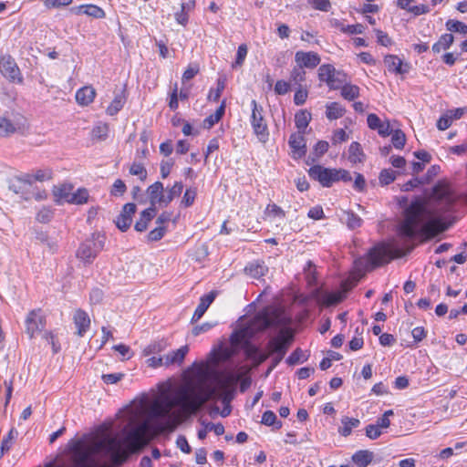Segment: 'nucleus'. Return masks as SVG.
I'll return each mask as SVG.
<instances>
[{
    "mask_svg": "<svg viewBox=\"0 0 467 467\" xmlns=\"http://www.w3.org/2000/svg\"><path fill=\"white\" fill-rule=\"evenodd\" d=\"M155 208L150 207L141 212L140 219L135 223V230L138 232H143L147 229L148 223L155 216Z\"/></svg>",
    "mask_w": 467,
    "mask_h": 467,
    "instance_id": "27",
    "label": "nucleus"
},
{
    "mask_svg": "<svg viewBox=\"0 0 467 467\" xmlns=\"http://www.w3.org/2000/svg\"><path fill=\"white\" fill-rule=\"evenodd\" d=\"M73 0H45L44 5L47 8H57L61 6H67Z\"/></svg>",
    "mask_w": 467,
    "mask_h": 467,
    "instance_id": "61",
    "label": "nucleus"
},
{
    "mask_svg": "<svg viewBox=\"0 0 467 467\" xmlns=\"http://www.w3.org/2000/svg\"><path fill=\"white\" fill-rule=\"evenodd\" d=\"M247 53H248L247 46L245 44L240 45L237 49L235 61H234V63H233L232 67H241L245 60Z\"/></svg>",
    "mask_w": 467,
    "mask_h": 467,
    "instance_id": "49",
    "label": "nucleus"
},
{
    "mask_svg": "<svg viewBox=\"0 0 467 467\" xmlns=\"http://www.w3.org/2000/svg\"><path fill=\"white\" fill-rule=\"evenodd\" d=\"M348 159L353 164L361 163L364 161L365 154L363 152L361 145L358 142L354 141L350 144L348 148Z\"/></svg>",
    "mask_w": 467,
    "mask_h": 467,
    "instance_id": "28",
    "label": "nucleus"
},
{
    "mask_svg": "<svg viewBox=\"0 0 467 467\" xmlns=\"http://www.w3.org/2000/svg\"><path fill=\"white\" fill-rule=\"evenodd\" d=\"M147 194L150 198L151 207L159 205L166 207L165 205V189L161 182H156L150 185L147 189Z\"/></svg>",
    "mask_w": 467,
    "mask_h": 467,
    "instance_id": "17",
    "label": "nucleus"
},
{
    "mask_svg": "<svg viewBox=\"0 0 467 467\" xmlns=\"http://www.w3.org/2000/svg\"><path fill=\"white\" fill-rule=\"evenodd\" d=\"M74 324L78 329L77 333L79 337H83L90 326L88 315L83 310H77L73 317Z\"/></svg>",
    "mask_w": 467,
    "mask_h": 467,
    "instance_id": "24",
    "label": "nucleus"
},
{
    "mask_svg": "<svg viewBox=\"0 0 467 467\" xmlns=\"http://www.w3.org/2000/svg\"><path fill=\"white\" fill-rule=\"evenodd\" d=\"M29 130V124L23 116L16 117L11 119L4 115H0V137H9L13 134H26Z\"/></svg>",
    "mask_w": 467,
    "mask_h": 467,
    "instance_id": "7",
    "label": "nucleus"
},
{
    "mask_svg": "<svg viewBox=\"0 0 467 467\" xmlns=\"http://www.w3.org/2000/svg\"><path fill=\"white\" fill-rule=\"evenodd\" d=\"M189 351L188 346H183L177 350L171 351L167 355H164V367H170L171 365H181L186 354Z\"/></svg>",
    "mask_w": 467,
    "mask_h": 467,
    "instance_id": "25",
    "label": "nucleus"
},
{
    "mask_svg": "<svg viewBox=\"0 0 467 467\" xmlns=\"http://www.w3.org/2000/svg\"><path fill=\"white\" fill-rule=\"evenodd\" d=\"M343 220L350 229L358 228L362 224V219L353 212H345Z\"/></svg>",
    "mask_w": 467,
    "mask_h": 467,
    "instance_id": "43",
    "label": "nucleus"
},
{
    "mask_svg": "<svg viewBox=\"0 0 467 467\" xmlns=\"http://www.w3.org/2000/svg\"><path fill=\"white\" fill-rule=\"evenodd\" d=\"M105 237L99 233H93L90 238L85 240L77 250V257L84 264H90L103 250Z\"/></svg>",
    "mask_w": 467,
    "mask_h": 467,
    "instance_id": "5",
    "label": "nucleus"
},
{
    "mask_svg": "<svg viewBox=\"0 0 467 467\" xmlns=\"http://www.w3.org/2000/svg\"><path fill=\"white\" fill-rule=\"evenodd\" d=\"M183 190V184L182 182H176L171 187L165 189V205L168 206L169 203L175 198L181 195Z\"/></svg>",
    "mask_w": 467,
    "mask_h": 467,
    "instance_id": "39",
    "label": "nucleus"
},
{
    "mask_svg": "<svg viewBox=\"0 0 467 467\" xmlns=\"http://www.w3.org/2000/svg\"><path fill=\"white\" fill-rule=\"evenodd\" d=\"M78 8L82 10L83 14L95 18H104L106 16L105 11L96 5H82Z\"/></svg>",
    "mask_w": 467,
    "mask_h": 467,
    "instance_id": "40",
    "label": "nucleus"
},
{
    "mask_svg": "<svg viewBox=\"0 0 467 467\" xmlns=\"http://www.w3.org/2000/svg\"><path fill=\"white\" fill-rule=\"evenodd\" d=\"M125 446L122 443L121 438L107 437L97 443L95 448L87 447L82 441H77L73 444L72 451H105L109 453L112 457V461L115 464H120L126 457L123 448Z\"/></svg>",
    "mask_w": 467,
    "mask_h": 467,
    "instance_id": "4",
    "label": "nucleus"
},
{
    "mask_svg": "<svg viewBox=\"0 0 467 467\" xmlns=\"http://www.w3.org/2000/svg\"><path fill=\"white\" fill-rule=\"evenodd\" d=\"M17 436V431L15 429H11L6 435V437L3 440L1 445V451L4 454L5 451H8L12 446L13 441Z\"/></svg>",
    "mask_w": 467,
    "mask_h": 467,
    "instance_id": "51",
    "label": "nucleus"
},
{
    "mask_svg": "<svg viewBox=\"0 0 467 467\" xmlns=\"http://www.w3.org/2000/svg\"><path fill=\"white\" fill-rule=\"evenodd\" d=\"M308 174L324 187H330L335 182V169L315 165L309 169Z\"/></svg>",
    "mask_w": 467,
    "mask_h": 467,
    "instance_id": "12",
    "label": "nucleus"
},
{
    "mask_svg": "<svg viewBox=\"0 0 467 467\" xmlns=\"http://www.w3.org/2000/svg\"><path fill=\"white\" fill-rule=\"evenodd\" d=\"M130 173L139 176L141 181H144L147 177V171L140 163H133L130 168Z\"/></svg>",
    "mask_w": 467,
    "mask_h": 467,
    "instance_id": "56",
    "label": "nucleus"
},
{
    "mask_svg": "<svg viewBox=\"0 0 467 467\" xmlns=\"http://www.w3.org/2000/svg\"><path fill=\"white\" fill-rule=\"evenodd\" d=\"M290 90V84L285 80H277L275 86V92L278 95H285Z\"/></svg>",
    "mask_w": 467,
    "mask_h": 467,
    "instance_id": "64",
    "label": "nucleus"
},
{
    "mask_svg": "<svg viewBox=\"0 0 467 467\" xmlns=\"http://www.w3.org/2000/svg\"><path fill=\"white\" fill-rule=\"evenodd\" d=\"M0 72L10 81L18 83L23 82L20 69L15 59L9 55L2 56L0 57Z\"/></svg>",
    "mask_w": 467,
    "mask_h": 467,
    "instance_id": "11",
    "label": "nucleus"
},
{
    "mask_svg": "<svg viewBox=\"0 0 467 467\" xmlns=\"http://www.w3.org/2000/svg\"><path fill=\"white\" fill-rule=\"evenodd\" d=\"M261 422L266 426H274L276 423V415L271 410H266L262 416Z\"/></svg>",
    "mask_w": 467,
    "mask_h": 467,
    "instance_id": "62",
    "label": "nucleus"
},
{
    "mask_svg": "<svg viewBox=\"0 0 467 467\" xmlns=\"http://www.w3.org/2000/svg\"><path fill=\"white\" fill-rule=\"evenodd\" d=\"M289 344V338L284 335H279L272 338L268 343V352L270 355H276L275 364H277L285 355Z\"/></svg>",
    "mask_w": 467,
    "mask_h": 467,
    "instance_id": "14",
    "label": "nucleus"
},
{
    "mask_svg": "<svg viewBox=\"0 0 467 467\" xmlns=\"http://www.w3.org/2000/svg\"><path fill=\"white\" fill-rule=\"evenodd\" d=\"M166 233V226L164 225H157L153 230H151L149 234L148 238L150 241H159L161 240Z\"/></svg>",
    "mask_w": 467,
    "mask_h": 467,
    "instance_id": "55",
    "label": "nucleus"
},
{
    "mask_svg": "<svg viewBox=\"0 0 467 467\" xmlns=\"http://www.w3.org/2000/svg\"><path fill=\"white\" fill-rule=\"evenodd\" d=\"M210 371L202 368L198 371L196 382L179 387L171 397L162 395L156 398L149 406V420H145L128 431L123 430V445L136 451L148 443L151 430L155 434L172 431L192 414L196 413L211 399H220L228 403L227 395L219 383L208 382Z\"/></svg>",
    "mask_w": 467,
    "mask_h": 467,
    "instance_id": "1",
    "label": "nucleus"
},
{
    "mask_svg": "<svg viewBox=\"0 0 467 467\" xmlns=\"http://www.w3.org/2000/svg\"><path fill=\"white\" fill-rule=\"evenodd\" d=\"M458 195L451 187L440 182L433 187L429 202L417 199L405 211V218L399 226V235L403 238L431 239L444 232L447 225L441 215L454 209Z\"/></svg>",
    "mask_w": 467,
    "mask_h": 467,
    "instance_id": "2",
    "label": "nucleus"
},
{
    "mask_svg": "<svg viewBox=\"0 0 467 467\" xmlns=\"http://www.w3.org/2000/svg\"><path fill=\"white\" fill-rule=\"evenodd\" d=\"M305 75H306V72H305L304 68L302 67L296 65V67H295L293 68V70L291 71V79L295 83H301L302 81L305 80Z\"/></svg>",
    "mask_w": 467,
    "mask_h": 467,
    "instance_id": "58",
    "label": "nucleus"
},
{
    "mask_svg": "<svg viewBox=\"0 0 467 467\" xmlns=\"http://www.w3.org/2000/svg\"><path fill=\"white\" fill-rule=\"evenodd\" d=\"M360 421L356 418L343 417L341 419V426L338 428V432L347 437L350 435L352 430L359 425Z\"/></svg>",
    "mask_w": 467,
    "mask_h": 467,
    "instance_id": "30",
    "label": "nucleus"
},
{
    "mask_svg": "<svg viewBox=\"0 0 467 467\" xmlns=\"http://www.w3.org/2000/svg\"><path fill=\"white\" fill-rule=\"evenodd\" d=\"M52 171L49 169L37 170L31 174H26V176H32L33 182L36 181L44 182L48 181L52 178Z\"/></svg>",
    "mask_w": 467,
    "mask_h": 467,
    "instance_id": "48",
    "label": "nucleus"
},
{
    "mask_svg": "<svg viewBox=\"0 0 467 467\" xmlns=\"http://www.w3.org/2000/svg\"><path fill=\"white\" fill-rule=\"evenodd\" d=\"M391 259V254L389 247L384 244H379L372 247L367 254V269H373L377 266L388 263Z\"/></svg>",
    "mask_w": 467,
    "mask_h": 467,
    "instance_id": "9",
    "label": "nucleus"
},
{
    "mask_svg": "<svg viewBox=\"0 0 467 467\" xmlns=\"http://www.w3.org/2000/svg\"><path fill=\"white\" fill-rule=\"evenodd\" d=\"M109 127L106 123H98L92 130L94 138L104 140L108 136Z\"/></svg>",
    "mask_w": 467,
    "mask_h": 467,
    "instance_id": "52",
    "label": "nucleus"
},
{
    "mask_svg": "<svg viewBox=\"0 0 467 467\" xmlns=\"http://www.w3.org/2000/svg\"><path fill=\"white\" fill-rule=\"evenodd\" d=\"M382 434V430L375 423L366 427V435L370 440H376Z\"/></svg>",
    "mask_w": 467,
    "mask_h": 467,
    "instance_id": "57",
    "label": "nucleus"
},
{
    "mask_svg": "<svg viewBox=\"0 0 467 467\" xmlns=\"http://www.w3.org/2000/svg\"><path fill=\"white\" fill-rule=\"evenodd\" d=\"M339 88L345 99L354 100L359 96V88L356 85L343 83Z\"/></svg>",
    "mask_w": 467,
    "mask_h": 467,
    "instance_id": "41",
    "label": "nucleus"
},
{
    "mask_svg": "<svg viewBox=\"0 0 467 467\" xmlns=\"http://www.w3.org/2000/svg\"><path fill=\"white\" fill-rule=\"evenodd\" d=\"M454 41V36L451 34H443L441 36L439 40L432 45V51L434 53H440L442 50L450 48Z\"/></svg>",
    "mask_w": 467,
    "mask_h": 467,
    "instance_id": "33",
    "label": "nucleus"
},
{
    "mask_svg": "<svg viewBox=\"0 0 467 467\" xmlns=\"http://www.w3.org/2000/svg\"><path fill=\"white\" fill-rule=\"evenodd\" d=\"M278 323V311L274 308H265L232 334V345L234 347L244 346L246 358L253 361L255 366H258L268 358L269 354L249 344L248 340L256 332Z\"/></svg>",
    "mask_w": 467,
    "mask_h": 467,
    "instance_id": "3",
    "label": "nucleus"
},
{
    "mask_svg": "<svg viewBox=\"0 0 467 467\" xmlns=\"http://www.w3.org/2000/svg\"><path fill=\"white\" fill-rule=\"evenodd\" d=\"M216 85L217 87L215 89L211 88L209 91V100L217 101L220 99L222 92L225 88V80L223 78H218Z\"/></svg>",
    "mask_w": 467,
    "mask_h": 467,
    "instance_id": "46",
    "label": "nucleus"
},
{
    "mask_svg": "<svg viewBox=\"0 0 467 467\" xmlns=\"http://www.w3.org/2000/svg\"><path fill=\"white\" fill-rule=\"evenodd\" d=\"M89 200V192L85 188H78L76 192H72L68 203L81 205L85 204Z\"/></svg>",
    "mask_w": 467,
    "mask_h": 467,
    "instance_id": "35",
    "label": "nucleus"
},
{
    "mask_svg": "<svg viewBox=\"0 0 467 467\" xmlns=\"http://www.w3.org/2000/svg\"><path fill=\"white\" fill-rule=\"evenodd\" d=\"M265 213L269 216L280 217V218H284L285 217L284 210L281 207H279L276 204H275V203L268 204L267 207H266Z\"/></svg>",
    "mask_w": 467,
    "mask_h": 467,
    "instance_id": "60",
    "label": "nucleus"
},
{
    "mask_svg": "<svg viewBox=\"0 0 467 467\" xmlns=\"http://www.w3.org/2000/svg\"><path fill=\"white\" fill-rule=\"evenodd\" d=\"M373 459V452L368 450H360L355 452L352 456V461L358 467H367Z\"/></svg>",
    "mask_w": 467,
    "mask_h": 467,
    "instance_id": "31",
    "label": "nucleus"
},
{
    "mask_svg": "<svg viewBox=\"0 0 467 467\" xmlns=\"http://www.w3.org/2000/svg\"><path fill=\"white\" fill-rule=\"evenodd\" d=\"M334 25L343 33L360 35L363 34L365 31V26L361 24L346 26L343 23L336 20L334 22Z\"/></svg>",
    "mask_w": 467,
    "mask_h": 467,
    "instance_id": "38",
    "label": "nucleus"
},
{
    "mask_svg": "<svg viewBox=\"0 0 467 467\" xmlns=\"http://www.w3.org/2000/svg\"><path fill=\"white\" fill-rule=\"evenodd\" d=\"M295 61L303 68H314L320 63V57L314 52L297 51L295 55Z\"/></svg>",
    "mask_w": 467,
    "mask_h": 467,
    "instance_id": "20",
    "label": "nucleus"
},
{
    "mask_svg": "<svg viewBox=\"0 0 467 467\" xmlns=\"http://www.w3.org/2000/svg\"><path fill=\"white\" fill-rule=\"evenodd\" d=\"M345 112V108L337 102H331L326 105V117L329 120L340 119Z\"/></svg>",
    "mask_w": 467,
    "mask_h": 467,
    "instance_id": "29",
    "label": "nucleus"
},
{
    "mask_svg": "<svg viewBox=\"0 0 467 467\" xmlns=\"http://www.w3.org/2000/svg\"><path fill=\"white\" fill-rule=\"evenodd\" d=\"M384 64L389 72L403 75L409 72L410 65L404 63L396 55H387L384 57Z\"/></svg>",
    "mask_w": 467,
    "mask_h": 467,
    "instance_id": "18",
    "label": "nucleus"
},
{
    "mask_svg": "<svg viewBox=\"0 0 467 467\" xmlns=\"http://www.w3.org/2000/svg\"><path fill=\"white\" fill-rule=\"evenodd\" d=\"M348 140V135L343 129H338L334 131L332 142L334 144L341 143Z\"/></svg>",
    "mask_w": 467,
    "mask_h": 467,
    "instance_id": "63",
    "label": "nucleus"
},
{
    "mask_svg": "<svg viewBox=\"0 0 467 467\" xmlns=\"http://www.w3.org/2000/svg\"><path fill=\"white\" fill-rule=\"evenodd\" d=\"M196 194H197V192H196L195 188L186 189V191L182 196V202H181L182 205H183L184 207H189V206L192 205L194 202V200L196 198Z\"/></svg>",
    "mask_w": 467,
    "mask_h": 467,
    "instance_id": "50",
    "label": "nucleus"
},
{
    "mask_svg": "<svg viewBox=\"0 0 467 467\" xmlns=\"http://www.w3.org/2000/svg\"><path fill=\"white\" fill-rule=\"evenodd\" d=\"M36 218L39 223H47L53 218V211L50 208L43 207L38 211Z\"/></svg>",
    "mask_w": 467,
    "mask_h": 467,
    "instance_id": "54",
    "label": "nucleus"
},
{
    "mask_svg": "<svg viewBox=\"0 0 467 467\" xmlns=\"http://www.w3.org/2000/svg\"><path fill=\"white\" fill-rule=\"evenodd\" d=\"M126 103V97L123 93L116 94L111 103L106 109V112L109 116L116 115Z\"/></svg>",
    "mask_w": 467,
    "mask_h": 467,
    "instance_id": "32",
    "label": "nucleus"
},
{
    "mask_svg": "<svg viewBox=\"0 0 467 467\" xmlns=\"http://www.w3.org/2000/svg\"><path fill=\"white\" fill-rule=\"evenodd\" d=\"M345 297L344 292H321L317 296L318 304L324 306H330L340 303Z\"/></svg>",
    "mask_w": 467,
    "mask_h": 467,
    "instance_id": "21",
    "label": "nucleus"
},
{
    "mask_svg": "<svg viewBox=\"0 0 467 467\" xmlns=\"http://www.w3.org/2000/svg\"><path fill=\"white\" fill-rule=\"evenodd\" d=\"M252 114L250 123L254 133L261 142H266L269 139V130L266 120L264 117L263 107L258 105L256 100L251 101Z\"/></svg>",
    "mask_w": 467,
    "mask_h": 467,
    "instance_id": "6",
    "label": "nucleus"
},
{
    "mask_svg": "<svg viewBox=\"0 0 467 467\" xmlns=\"http://www.w3.org/2000/svg\"><path fill=\"white\" fill-rule=\"evenodd\" d=\"M266 270L267 269L264 263L258 261L250 263L247 266H245L244 269L247 275L256 279L263 276L265 274Z\"/></svg>",
    "mask_w": 467,
    "mask_h": 467,
    "instance_id": "36",
    "label": "nucleus"
},
{
    "mask_svg": "<svg viewBox=\"0 0 467 467\" xmlns=\"http://www.w3.org/2000/svg\"><path fill=\"white\" fill-rule=\"evenodd\" d=\"M311 120V114L307 110H300L295 116L296 126L298 130L297 132L305 133Z\"/></svg>",
    "mask_w": 467,
    "mask_h": 467,
    "instance_id": "34",
    "label": "nucleus"
},
{
    "mask_svg": "<svg viewBox=\"0 0 467 467\" xmlns=\"http://www.w3.org/2000/svg\"><path fill=\"white\" fill-rule=\"evenodd\" d=\"M225 110V102L223 101L221 106L215 110L214 113L208 116L203 120V126L206 129H211L214 124H216L223 116Z\"/></svg>",
    "mask_w": 467,
    "mask_h": 467,
    "instance_id": "37",
    "label": "nucleus"
},
{
    "mask_svg": "<svg viewBox=\"0 0 467 467\" xmlns=\"http://www.w3.org/2000/svg\"><path fill=\"white\" fill-rule=\"evenodd\" d=\"M126 185L124 182L120 179H118L114 182L110 193L114 196H120L126 192Z\"/></svg>",
    "mask_w": 467,
    "mask_h": 467,
    "instance_id": "59",
    "label": "nucleus"
},
{
    "mask_svg": "<svg viewBox=\"0 0 467 467\" xmlns=\"http://www.w3.org/2000/svg\"><path fill=\"white\" fill-rule=\"evenodd\" d=\"M76 101L80 106H88L94 101L96 90L92 86H85L76 92Z\"/></svg>",
    "mask_w": 467,
    "mask_h": 467,
    "instance_id": "23",
    "label": "nucleus"
},
{
    "mask_svg": "<svg viewBox=\"0 0 467 467\" xmlns=\"http://www.w3.org/2000/svg\"><path fill=\"white\" fill-rule=\"evenodd\" d=\"M167 347V343L164 340L161 341H155L148 345L144 350L143 353L145 356H149L151 354H156L163 351Z\"/></svg>",
    "mask_w": 467,
    "mask_h": 467,
    "instance_id": "45",
    "label": "nucleus"
},
{
    "mask_svg": "<svg viewBox=\"0 0 467 467\" xmlns=\"http://www.w3.org/2000/svg\"><path fill=\"white\" fill-rule=\"evenodd\" d=\"M136 213V205L134 203H126L123 206L121 213L117 217L115 223L117 227L122 231H127L132 222V216Z\"/></svg>",
    "mask_w": 467,
    "mask_h": 467,
    "instance_id": "16",
    "label": "nucleus"
},
{
    "mask_svg": "<svg viewBox=\"0 0 467 467\" xmlns=\"http://www.w3.org/2000/svg\"><path fill=\"white\" fill-rule=\"evenodd\" d=\"M318 78L326 82L329 88L338 89L345 83V75L337 71L332 65L325 64L318 68Z\"/></svg>",
    "mask_w": 467,
    "mask_h": 467,
    "instance_id": "8",
    "label": "nucleus"
},
{
    "mask_svg": "<svg viewBox=\"0 0 467 467\" xmlns=\"http://www.w3.org/2000/svg\"><path fill=\"white\" fill-rule=\"evenodd\" d=\"M396 174L397 172L391 169L382 170L379 177L380 185H388L394 182Z\"/></svg>",
    "mask_w": 467,
    "mask_h": 467,
    "instance_id": "47",
    "label": "nucleus"
},
{
    "mask_svg": "<svg viewBox=\"0 0 467 467\" xmlns=\"http://www.w3.org/2000/svg\"><path fill=\"white\" fill-rule=\"evenodd\" d=\"M214 299L215 293L213 291L202 296L200 299L199 305L197 306L192 315V322H197L198 320H200Z\"/></svg>",
    "mask_w": 467,
    "mask_h": 467,
    "instance_id": "22",
    "label": "nucleus"
},
{
    "mask_svg": "<svg viewBox=\"0 0 467 467\" xmlns=\"http://www.w3.org/2000/svg\"><path fill=\"white\" fill-rule=\"evenodd\" d=\"M446 28L448 31L458 32L467 36V25L461 21L450 19L446 22Z\"/></svg>",
    "mask_w": 467,
    "mask_h": 467,
    "instance_id": "44",
    "label": "nucleus"
},
{
    "mask_svg": "<svg viewBox=\"0 0 467 467\" xmlns=\"http://www.w3.org/2000/svg\"><path fill=\"white\" fill-rule=\"evenodd\" d=\"M73 186L71 184H61L55 186L53 194L57 202H67L71 197Z\"/></svg>",
    "mask_w": 467,
    "mask_h": 467,
    "instance_id": "26",
    "label": "nucleus"
},
{
    "mask_svg": "<svg viewBox=\"0 0 467 467\" xmlns=\"http://www.w3.org/2000/svg\"><path fill=\"white\" fill-rule=\"evenodd\" d=\"M367 123L369 129L377 130L381 137H388L392 132V128L388 119H380L378 115L370 113L368 115Z\"/></svg>",
    "mask_w": 467,
    "mask_h": 467,
    "instance_id": "15",
    "label": "nucleus"
},
{
    "mask_svg": "<svg viewBox=\"0 0 467 467\" xmlns=\"http://www.w3.org/2000/svg\"><path fill=\"white\" fill-rule=\"evenodd\" d=\"M390 135H391V142H392L393 146L398 150L403 149V147L406 143V136H405L404 132L400 129H397V130L392 129V132L390 133Z\"/></svg>",
    "mask_w": 467,
    "mask_h": 467,
    "instance_id": "42",
    "label": "nucleus"
},
{
    "mask_svg": "<svg viewBox=\"0 0 467 467\" xmlns=\"http://www.w3.org/2000/svg\"><path fill=\"white\" fill-rule=\"evenodd\" d=\"M307 3L316 10L327 12L331 7L330 0H307Z\"/></svg>",
    "mask_w": 467,
    "mask_h": 467,
    "instance_id": "53",
    "label": "nucleus"
},
{
    "mask_svg": "<svg viewBox=\"0 0 467 467\" xmlns=\"http://www.w3.org/2000/svg\"><path fill=\"white\" fill-rule=\"evenodd\" d=\"M46 318L41 309L30 311L25 320L26 333L30 338L39 335L45 328Z\"/></svg>",
    "mask_w": 467,
    "mask_h": 467,
    "instance_id": "10",
    "label": "nucleus"
},
{
    "mask_svg": "<svg viewBox=\"0 0 467 467\" xmlns=\"http://www.w3.org/2000/svg\"><path fill=\"white\" fill-rule=\"evenodd\" d=\"M288 143L292 149L293 158L298 159L306 154V140L304 138V133L296 132L291 134Z\"/></svg>",
    "mask_w": 467,
    "mask_h": 467,
    "instance_id": "19",
    "label": "nucleus"
},
{
    "mask_svg": "<svg viewBox=\"0 0 467 467\" xmlns=\"http://www.w3.org/2000/svg\"><path fill=\"white\" fill-rule=\"evenodd\" d=\"M32 185V176H26V174H25L22 177L11 181L9 189L16 194H19L22 198L27 200L30 197Z\"/></svg>",
    "mask_w": 467,
    "mask_h": 467,
    "instance_id": "13",
    "label": "nucleus"
}]
</instances>
